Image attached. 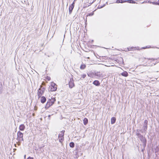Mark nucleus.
I'll list each match as a JSON object with an SVG mask.
<instances>
[{"mask_svg": "<svg viewBox=\"0 0 159 159\" xmlns=\"http://www.w3.org/2000/svg\"><path fill=\"white\" fill-rule=\"evenodd\" d=\"M56 99L54 98H52L51 99H48L47 103L45 106V108L47 109L50 106H52L55 101Z\"/></svg>", "mask_w": 159, "mask_h": 159, "instance_id": "obj_1", "label": "nucleus"}, {"mask_svg": "<svg viewBox=\"0 0 159 159\" xmlns=\"http://www.w3.org/2000/svg\"><path fill=\"white\" fill-rule=\"evenodd\" d=\"M17 139L18 142V145L19 146L21 142L24 141L23 139V134L20 131H19L17 132Z\"/></svg>", "mask_w": 159, "mask_h": 159, "instance_id": "obj_2", "label": "nucleus"}, {"mask_svg": "<svg viewBox=\"0 0 159 159\" xmlns=\"http://www.w3.org/2000/svg\"><path fill=\"white\" fill-rule=\"evenodd\" d=\"M138 138L140 139V141L143 143V145L145 146L146 145L147 143L146 139L144 137H143V135L140 134H138L137 136Z\"/></svg>", "mask_w": 159, "mask_h": 159, "instance_id": "obj_3", "label": "nucleus"}, {"mask_svg": "<svg viewBox=\"0 0 159 159\" xmlns=\"http://www.w3.org/2000/svg\"><path fill=\"white\" fill-rule=\"evenodd\" d=\"M57 85L54 82H52L49 87V91L52 92L56 91L57 89Z\"/></svg>", "mask_w": 159, "mask_h": 159, "instance_id": "obj_4", "label": "nucleus"}, {"mask_svg": "<svg viewBox=\"0 0 159 159\" xmlns=\"http://www.w3.org/2000/svg\"><path fill=\"white\" fill-rule=\"evenodd\" d=\"M65 132V130H62L61 131V134H59L58 135L59 141L61 143H62L64 140L63 136Z\"/></svg>", "mask_w": 159, "mask_h": 159, "instance_id": "obj_5", "label": "nucleus"}, {"mask_svg": "<svg viewBox=\"0 0 159 159\" xmlns=\"http://www.w3.org/2000/svg\"><path fill=\"white\" fill-rule=\"evenodd\" d=\"M45 90V89L44 88H40L38 90L37 95L38 96L39 98L41 97V95H42Z\"/></svg>", "mask_w": 159, "mask_h": 159, "instance_id": "obj_6", "label": "nucleus"}, {"mask_svg": "<svg viewBox=\"0 0 159 159\" xmlns=\"http://www.w3.org/2000/svg\"><path fill=\"white\" fill-rule=\"evenodd\" d=\"M148 123V120H145L144 121V124L143 126V131L144 132H146L147 129Z\"/></svg>", "mask_w": 159, "mask_h": 159, "instance_id": "obj_7", "label": "nucleus"}, {"mask_svg": "<svg viewBox=\"0 0 159 159\" xmlns=\"http://www.w3.org/2000/svg\"><path fill=\"white\" fill-rule=\"evenodd\" d=\"M93 74L97 76L98 78L103 77L102 74L100 71L94 72Z\"/></svg>", "mask_w": 159, "mask_h": 159, "instance_id": "obj_8", "label": "nucleus"}, {"mask_svg": "<svg viewBox=\"0 0 159 159\" xmlns=\"http://www.w3.org/2000/svg\"><path fill=\"white\" fill-rule=\"evenodd\" d=\"M75 4V2L74 1L72 3L70 6L69 7V13L70 14L72 11V10L74 7Z\"/></svg>", "mask_w": 159, "mask_h": 159, "instance_id": "obj_9", "label": "nucleus"}, {"mask_svg": "<svg viewBox=\"0 0 159 159\" xmlns=\"http://www.w3.org/2000/svg\"><path fill=\"white\" fill-rule=\"evenodd\" d=\"M69 87L70 88H72L74 86V84L73 79H70L69 83Z\"/></svg>", "mask_w": 159, "mask_h": 159, "instance_id": "obj_10", "label": "nucleus"}, {"mask_svg": "<svg viewBox=\"0 0 159 159\" xmlns=\"http://www.w3.org/2000/svg\"><path fill=\"white\" fill-rule=\"evenodd\" d=\"M128 2L129 3H134V2L133 1V0H127V1H125V0H120V3H123V2Z\"/></svg>", "mask_w": 159, "mask_h": 159, "instance_id": "obj_11", "label": "nucleus"}, {"mask_svg": "<svg viewBox=\"0 0 159 159\" xmlns=\"http://www.w3.org/2000/svg\"><path fill=\"white\" fill-rule=\"evenodd\" d=\"M25 129V126L24 124H21L20 125L19 129L20 131H24Z\"/></svg>", "mask_w": 159, "mask_h": 159, "instance_id": "obj_12", "label": "nucleus"}, {"mask_svg": "<svg viewBox=\"0 0 159 159\" xmlns=\"http://www.w3.org/2000/svg\"><path fill=\"white\" fill-rule=\"evenodd\" d=\"M93 84L96 86H98L100 85V83L99 81L95 80L93 81Z\"/></svg>", "mask_w": 159, "mask_h": 159, "instance_id": "obj_13", "label": "nucleus"}, {"mask_svg": "<svg viewBox=\"0 0 159 159\" xmlns=\"http://www.w3.org/2000/svg\"><path fill=\"white\" fill-rule=\"evenodd\" d=\"M46 100V98L44 96H42L41 98V102L42 103H44Z\"/></svg>", "mask_w": 159, "mask_h": 159, "instance_id": "obj_14", "label": "nucleus"}, {"mask_svg": "<svg viewBox=\"0 0 159 159\" xmlns=\"http://www.w3.org/2000/svg\"><path fill=\"white\" fill-rule=\"evenodd\" d=\"M121 74L122 76L125 77L128 76V73L126 71L123 72Z\"/></svg>", "mask_w": 159, "mask_h": 159, "instance_id": "obj_15", "label": "nucleus"}, {"mask_svg": "<svg viewBox=\"0 0 159 159\" xmlns=\"http://www.w3.org/2000/svg\"><path fill=\"white\" fill-rule=\"evenodd\" d=\"M116 119L114 117H112L111 119V123L112 124H114L116 122Z\"/></svg>", "mask_w": 159, "mask_h": 159, "instance_id": "obj_16", "label": "nucleus"}, {"mask_svg": "<svg viewBox=\"0 0 159 159\" xmlns=\"http://www.w3.org/2000/svg\"><path fill=\"white\" fill-rule=\"evenodd\" d=\"M83 122L84 125H86L88 123V120L86 118H84L83 120Z\"/></svg>", "mask_w": 159, "mask_h": 159, "instance_id": "obj_17", "label": "nucleus"}, {"mask_svg": "<svg viewBox=\"0 0 159 159\" xmlns=\"http://www.w3.org/2000/svg\"><path fill=\"white\" fill-rule=\"evenodd\" d=\"M86 67V65L85 64H82L80 66V69H84Z\"/></svg>", "mask_w": 159, "mask_h": 159, "instance_id": "obj_18", "label": "nucleus"}, {"mask_svg": "<svg viewBox=\"0 0 159 159\" xmlns=\"http://www.w3.org/2000/svg\"><path fill=\"white\" fill-rule=\"evenodd\" d=\"M69 145L70 147L73 148L74 147V143L73 142H71L70 143Z\"/></svg>", "mask_w": 159, "mask_h": 159, "instance_id": "obj_19", "label": "nucleus"}, {"mask_svg": "<svg viewBox=\"0 0 159 159\" xmlns=\"http://www.w3.org/2000/svg\"><path fill=\"white\" fill-rule=\"evenodd\" d=\"M139 132H141L142 133H143V131L141 130H139V129L136 130V135L137 136V134H140Z\"/></svg>", "mask_w": 159, "mask_h": 159, "instance_id": "obj_20", "label": "nucleus"}, {"mask_svg": "<svg viewBox=\"0 0 159 159\" xmlns=\"http://www.w3.org/2000/svg\"><path fill=\"white\" fill-rule=\"evenodd\" d=\"M94 14V12H93V11L91 12V13H89V14L88 15H87V16H92Z\"/></svg>", "mask_w": 159, "mask_h": 159, "instance_id": "obj_21", "label": "nucleus"}, {"mask_svg": "<svg viewBox=\"0 0 159 159\" xmlns=\"http://www.w3.org/2000/svg\"><path fill=\"white\" fill-rule=\"evenodd\" d=\"M86 75L85 74H83L81 75V77L83 79L84 78L86 77Z\"/></svg>", "mask_w": 159, "mask_h": 159, "instance_id": "obj_22", "label": "nucleus"}, {"mask_svg": "<svg viewBox=\"0 0 159 159\" xmlns=\"http://www.w3.org/2000/svg\"><path fill=\"white\" fill-rule=\"evenodd\" d=\"M156 5H159V0H158L157 2H156Z\"/></svg>", "mask_w": 159, "mask_h": 159, "instance_id": "obj_23", "label": "nucleus"}, {"mask_svg": "<svg viewBox=\"0 0 159 159\" xmlns=\"http://www.w3.org/2000/svg\"><path fill=\"white\" fill-rule=\"evenodd\" d=\"M117 3H120V0H117L116 1Z\"/></svg>", "mask_w": 159, "mask_h": 159, "instance_id": "obj_24", "label": "nucleus"}, {"mask_svg": "<svg viewBox=\"0 0 159 159\" xmlns=\"http://www.w3.org/2000/svg\"><path fill=\"white\" fill-rule=\"evenodd\" d=\"M27 159H33V158L31 157H29Z\"/></svg>", "mask_w": 159, "mask_h": 159, "instance_id": "obj_25", "label": "nucleus"}, {"mask_svg": "<svg viewBox=\"0 0 159 159\" xmlns=\"http://www.w3.org/2000/svg\"><path fill=\"white\" fill-rule=\"evenodd\" d=\"M48 80H50L51 79V78L50 77H49L48 78Z\"/></svg>", "mask_w": 159, "mask_h": 159, "instance_id": "obj_26", "label": "nucleus"}, {"mask_svg": "<svg viewBox=\"0 0 159 159\" xmlns=\"http://www.w3.org/2000/svg\"><path fill=\"white\" fill-rule=\"evenodd\" d=\"M50 116H50V115H49L48 116V118H50Z\"/></svg>", "mask_w": 159, "mask_h": 159, "instance_id": "obj_27", "label": "nucleus"}, {"mask_svg": "<svg viewBox=\"0 0 159 159\" xmlns=\"http://www.w3.org/2000/svg\"><path fill=\"white\" fill-rule=\"evenodd\" d=\"M14 145H15V147H16V144H14Z\"/></svg>", "mask_w": 159, "mask_h": 159, "instance_id": "obj_28", "label": "nucleus"}, {"mask_svg": "<svg viewBox=\"0 0 159 159\" xmlns=\"http://www.w3.org/2000/svg\"><path fill=\"white\" fill-rule=\"evenodd\" d=\"M147 48V47H146V48H143L144 49V48Z\"/></svg>", "mask_w": 159, "mask_h": 159, "instance_id": "obj_29", "label": "nucleus"}]
</instances>
